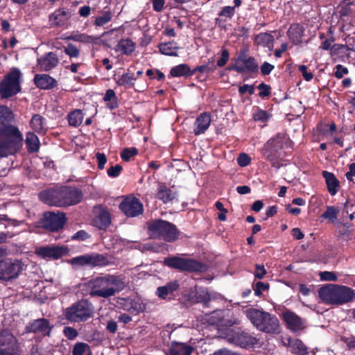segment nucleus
Returning <instances> with one entry per match:
<instances>
[{"label": "nucleus", "mask_w": 355, "mask_h": 355, "mask_svg": "<svg viewBox=\"0 0 355 355\" xmlns=\"http://www.w3.org/2000/svg\"><path fill=\"white\" fill-rule=\"evenodd\" d=\"M235 13L234 7L232 6H225L222 8L219 13L220 16L232 18Z\"/></svg>", "instance_id": "4d7b16f0"}, {"label": "nucleus", "mask_w": 355, "mask_h": 355, "mask_svg": "<svg viewBox=\"0 0 355 355\" xmlns=\"http://www.w3.org/2000/svg\"><path fill=\"white\" fill-rule=\"evenodd\" d=\"M92 223L100 230L106 229L111 223L110 212L102 207H96L95 209V216Z\"/></svg>", "instance_id": "6ab92c4d"}, {"label": "nucleus", "mask_w": 355, "mask_h": 355, "mask_svg": "<svg viewBox=\"0 0 355 355\" xmlns=\"http://www.w3.org/2000/svg\"><path fill=\"white\" fill-rule=\"evenodd\" d=\"M121 171L122 166L119 164H116L108 168L107 175L111 178H116L120 174Z\"/></svg>", "instance_id": "052dcab7"}, {"label": "nucleus", "mask_w": 355, "mask_h": 355, "mask_svg": "<svg viewBox=\"0 0 355 355\" xmlns=\"http://www.w3.org/2000/svg\"><path fill=\"white\" fill-rule=\"evenodd\" d=\"M299 71L302 73L303 78L306 81L312 80L313 76L311 72L307 71V67L305 65H300L299 67Z\"/></svg>", "instance_id": "338daca9"}, {"label": "nucleus", "mask_w": 355, "mask_h": 355, "mask_svg": "<svg viewBox=\"0 0 355 355\" xmlns=\"http://www.w3.org/2000/svg\"><path fill=\"white\" fill-rule=\"evenodd\" d=\"M282 318L286 327L293 333L304 330L306 327L305 321L294 312L286 309L282 312Z\"/></svg>", "instance_id": "f3484780"}, {"label": "nucleus", "mask_w": 355, "mask_h": 355, "mask_svg": "<svg viewBox=\"0 0 355 355\" xmlns=\"http://www.w3.org/2000/svg\"><path fill=\"white\" fill-rule=\"evenodd\" d=\"M178 47L174 42L162 43L159 45V49L162 54L171 56H177Z\"/></svg>", "instance_id": "c9c22d12"}, {"label": "nucleus", "mask_w": 355, "mask_h": 355, "mask_svg": "<svg viewBox=\"0 0 355 355\" xmlns=\"http://www.w3.org/2000/svg\"><path fill=\"white\" fill-rule=\"evenodd\" d=\"M30 126L35 132L44 134L47 130L46 121L40 114H34L30 121Z\"/></svg>", "instance_id": "c85d7f7f"}, {"label": "nucleus", "mask_w": 355, "mask_h": 355, "mask_svg": "<svg viewBox=\"0 0 355 355\" xmlns=\"http://www.w3.org/2000/svg\"><path fill=\"white\" fill-rule=\"evenodd\" d=\"M73 355H92L90 347L85 343H77L72 351Z\"/></svg>", "instance_id": "4c0bfd02"}, {"label": "nucleus", "mask_w": 355, "mask_h": 355, "mask_svg": "<svg viewBox=\"0 0 355 355\" xmlns=\"http://www.w3.org/2000/svg\"><path fill=\"white\" fill-rule=\"evenodd\" d=\"M318 296L326 304L339 306L352 301L354 297V293L347 286L329 284L319 289Z\"/></svg>", "instance_id": "20e7f679"}, {"label": "nucleus", "mask_w": 355, "mask_h": 355, "mask_svg": "<svg viewBox=\"0 0 355 355\" xmlns=\"http://www.w3.org/2000/svg\"><path fill=\"white\" fill-rule=\"evenodd\" d=\"M275 67L274 65L267 62H264L261 67H260V69H261V72L263 75L266 76V75H268L269 73H271V71L274 69Z\"/></svg>", "instance_id": "774afa93"}, {"label": "nucleus", "mask_w": 355, "mask_h": 355, "mask_svg": "<svg viewBox=\"0 0 355 355\" xmlns=\"http://www.w3.org/2000/svg\"><path fill=\"white\" fill-rule=\"evenodd\" d=\"M27 332L38 333L49 335L51 331L49 322L45 318L33 320L26 327Z\"/></svg>", "instance_id": "aec40b11"}, {"label": "nucleus", "mask_w": 355, "mask_h": 355, "mask_svg": "<svg viewBox=\"0 0 355 355\" xmlns=\"http://www.w3.org/2000/svg\"><path fill=\"white\" fill-rule=\"evenodd\" d=\"M227 339L230 343L244 348L253 347L257 343L256 338L241 331H230L227 335Z\"/></svg>", "instance_id": "dca6fc26"}, {"label": "nucleus", "mask_w": 355, "mask_h": 355, "mask_svg": "<svg viewBox=\"0 0 355 355\" xmlns=\"http://www.w3.org/2000/svg\"><path fill=\"white\" fill-rule=\"evenodd\" d=\"M269 288V284L262 282H257L254 286V294L257 296H261L263 291H267Z\"/></svg>", "instance_id": "8fccbe9b"}, {"label": "nucleus", "mask_w": 355, "mask_h": 355, "mask_svg": "<svg viewBox=\"0 0 355 355\" xmlns=\"http://www.w3.org/2000/svg\"><path fill=\"white\" fill-rule=\"evenodd\" d=\"M19 345L17 339L8 331L0 332V349L16 347Z\"/></svg>", "instance_id": "a878e982"}, {"label": "nucleus", "mask_w": 355, "mask_h": 355, "mask_svg": "<svg viewBox=\"0 0 355 355\" xmlns=\"http://www.w3.org/2000/svg\"><path fill=\"white\" fill-rule=\"evenodd\" d=\"M251 158L246 153H241L237 158L238 164L244 167L250 164Z\"/></svg>", "instance_id": "6e6d98bb"}, {"label": "nucleus", "mask_w": 355, "mask_h": 355, "mask_svg": "<svg viewBox=\"0 0 355 355\" xmlns=\"http://www.w3.org/2000/svg\"><path fill=\"white\" fill-rule=\"evenodd\" d=\"M103 100L107 102V106L110 109H114L117 107V99L115 92L112 89H107L103 97Z\"/></svg>", "instance_id": "37998d69"}, {"label": "nucleus", "mask_w": 355, "mask_h": 355, "mask_svg": "<svg viewBox=\"0 0 355 355\" xmlns=\"http://www.w3.org/2000/svg\"><path fill=\"white\" fill-rule=\"evenodd\" d=\"M13 119L12 111L6 106H0V158L16 154L21 148L24 137L19 128L5 125Z\"/></svg>", "instance_id": "f257e3e1"}, {"label": "nucleus", "mask_w": 355, "mask_h": 355, "mask_svg": "<svg viewBox=\"0 0 355 355\" xmlns=\"http://www.w3.org/2000/svg\"><path fill=\"white\" fill-rule=\"evenodd\" d=\"M26 268V266L19 259L7 258L0 260V281L12 282L18 278Z\"/></svg>", "instance_id": "6e6552de"}, {"label": "nucleus", "mask_w": 355, "mask_h": 355, "mask_svg": "<svg viewBox=\"0 0 355 355\" xmlns=\"http://www.w3.org/2000/svg\"><path fill=\"white\" fill-rule=\"evenodd\" d=\"M164 263L170 268L181 271L199 272L204 269V266L201 263L194 259H186L178 256L165 258Z\"/></svg>", "instance_id": "f8f14e48"}, {"label": "nucleus", "mask_w": 355, "mask_h": 355, "mask_svg": "<svg viewBox=\"0 0 355 355\" xmlns=\"http://www.w3.org/2000/svg\"><path fill=\"white\" fill-rule=\"evenodd\" d=\"M39 198L43 202L51 206L67 207L79 203L83 194L76 188L63 187L43 191L39 193Z\"/></svg>", "instance_id": "7ed1b4c3"}, {"label": "nucleus", "mask_w": 355, "mask_h": 355, "mask_svg": "<svg viewBox=\"0 0 355 355\" xmlns=\"http://www.w3.org/2000/svg\"><path fill=\"white\" fill-rule=\"evenodd\" d=\"M136 78L133 74L128 73H123L121 76L118 77L116 83L118 85L124 86L125 87H131L133 85V81Z\"/></svg>", "instance_id": "a19ab883"}, {"label": "nucleus", "mask_w": 355, "mask_h": 355, "mask_svg": "<svg viewBox=\"0 0 355 355\" xmlns=\"http://www.w3.org/2000/svg\"><path fill=\"white\" fill-rule=\"evenodd\" d=\"M229 60V52L227 49H223L221 53V58L217 61L218 67H223Z\"/></svg>", "instance_id": "e2e57ef3"}, {"label": "nucleus", "mask_w": 355, "mask_h": 355, "mask_svg": "<svg viewBox=\"0 0 355 355\" xmlns=\"http://www.w3.org/2000/svg\"><path fill=\"white\" fill-rule=\"evenodd\" d=\"M27 150L29 153H35L40 148V141L38 137L33 132L26 134L25 140Z\"/></svg>", "instance_id": "f704fd0d"}, {"label": "nucleus", "mask_w": 355, "mask_h": 355, "mask_svg": "<svg viewBox=\"0 0 355 355\" xmlns=\"http://www.w3.org/2000/svg\"><path fill=\"white\" fill-rule=\"evenodd\" d=\"M36 254L44 259H58L64 254L62 248L51 245L39 248L35 251Z\"/></svg>", "instance_id": "412c9836"}, {"label": "nucleus", "mask_w": 355, "mask_h": 355, "mask_svg": "<svg viewBox=\"0 0 355 355\" xmlns=\"http://www.w3.org/2000/svg\"><path fill=\"white\" fill-rule=\"evenodd\" d=\"M284 346L289 348L290 351L297 355H306L307 348L302 340L297 338H285L282 340Z\"/></svg>", "instance_id": "4be33fe9"}, {"label": "nucleus", "mask_w": 355, "mask_h": 355, "mask_svg": "<svg viewBox=\"0 0 355 355\" xmlns=\"http://www.w3.org/2000/svg\"><path fill=\"white\" fill-rule=\"evenodd\" d=\"M93 306L87 300H80L73 304L64 310V315L67 320L80 322L86 321L93 315Z\"/></svg>", "instance_id": "0eeeda50"}, {"label": "nucleus", "mask_w": 355, "mask_h": 355, "mask_svg": "<svg viewBox=\"0 0 355 355\" xmlns=\"http://www.w3.org/2000/svg\"><path fill=\"white\" fill-rule=\"evenodd\" d=\"M65 214L62 212L47 211L44 213L42 227L50 232H58L62 229L66 223Z\"/></svg>", "instance_id": "ddd939ff"}, {"label": "nucleus", "mask_w": 355, "mask_h": 355, "mask_svg": "<svg viewBox=\"0 0 355 355\" xmlns=\"http://www.w3.org/2000/svg\"><path fill=\"white\" fill-rule=\"evenodd\" d=\"M195 298L196 302H202L206 306H208V303L211 300V295L207 290L200 288L196 291Z\"/></svg>", "instance_id": "58836bf2"}, {"label": "nucleus", "mask_w": 355, "mask_h": 355, "mask_svg": "<svg viewBox=\"0 0 355 355\" xmlns=\"http://www.w3.org/2000/svg\"><path fill=\"white\" fill-rule=\"evenodd\" d=\"M215 206L216 209H218L220 212L218 216V219L220 221L226 220V214L227 213V209L224 208L223 204L220 201H217L215 204Z\"/></svg>", "instance_id": "603ef678"}, {"label": "nucleus", "mask_w": 355, "mask_h": 355, "mask_svg": "<svg viewBox=\"0 0 355 355\" xmlns=\"http://www.w3.org/2000/svg\"><path fill=\"white\" fill-rule=\"evenodd\" d=\"M67 119L70 125L77 127L82 123L83 114L81 110H75L68 114Z\"/></svg>", "instance_id": "e433bc0d"}, {"label": "nucleus", "mask_w": 355, "mask_h": 355, "mask_svg": "<svg viewBox=\"0 0 355 355\" xmlns=\"http://www.w3.org/2000/svg\"><path fill=\"white\" fill-rule=\"evenodd\" d=\"M97 162H98V167L99 169L104 168L105 164L107 162V158L104 153H97L96 154Z\"/></svg>", "instance_id": "69168bd1"}, {"label": "nucleus", "mask_w": 355, "mask_h": 355, "mask_svg": "<svg viewBox=\"0 0 355 355\" xmlns=\"http://www.w3.org/2000/svg\"><path fill=\"white\" fill-rule=\"evenodd\" d=\"M121 211L127 217H136L143 213V205L140 200L134 196H127L119 205Z\"/></svg>", "instance_id": "4468645a"}, {"label": "nucleus", "mask_w": 355, "mask_h": 355, "mask_svg": "<svg viewBox=\"0 0 355 355\" xmlns=\"http://www.w3.org/2000/svg\"><path fill=\"white\" fill-rule=\"evenodd\" d=\"M338 211L334 207H328L327 210L322 214V217L330 220H334L337 218Z\"/></svg>", "instance_id": "09e8293b"}, {"label": "nucleus", "mask_w": 355, "mask_h": 355, "mask_svg": "<svg viewBox=\"0 0 355 355\" xmlns=\"http://www.w3.org/2000/svg\"><path fill=\"white\" fill-rule=\"evenodd\" d=\"M147 226L148 234L152 239H162L172 243L177 241L180 235L177 227L167 220H151L147 223Z\"/></svg>", "instance_id": "423d86ee"}, {"label": "nucleus", "mask_w": 355, "mask_h": 355, "mask_svg": "<svg viewBox=\"0 0 355 355\" xmlns=\"http://www.w3.org/2000/svg\"><path fill=\"white\" fill-rule=\"evenodd\" d=\"M245 315L258 330L267 334L280 332L279 322L275 315L253 308L247 309Z\"/></svg>", "instance_id": "39448f33"}, {"label": "nucleus", "mask_w": 355, "mask_h": 355, "mask_svg": "<svg viewBox=\"0 0 355 355\" xmlns=\"http://www.w3.org/2000/svg\"><path fill=\"white\" fill-rule=\"evenodd\" d=\"M336 71L335 72V76L339 79L343 78L344 75L347 74L349 72L347 68L341 64L336 65Z\"/></svg>", "instance_id": "0e129e2a"}, {"label": "nucleus", "mask_w": 355, "mask_h": 355, "mask_svg": "<svg viewBox=\"0 0 355 355\" xmlns=\"http://www.w3.org/2000/svg\"><path fill=\"white\" fill-rule=\"evenodd\" d=\"M63 333L69 340H73L78 336V331L74 328L70 327H64Z\"/></svg>", "instance_id": "13d9d810"}, {"label": "nucleus", "mask_w": 355, "mask_h": 355, "mask_svg": "<svg viewBox=\"0 0 355 355\" xmlns=\"http://www.w3.org/2000/svg\"><path fill=\"white\" fill-rule=\"evenodd\" d=\"M179 284L176 282L166 284L165 286H159L156 290V295L161 299L165 300L168 295L178 290Z\"/></svg>", "instance_id": "c756f323"}, {"label": "nucleus", "mask_w": 355, "mask_h": 355, "mask_svg": "<svg viewBox=\"0 0 355 355\" xmlns=\"http://www.w3.org/2000/svg\"><path fill=\"white\" fill-rule=\"evenodd\" d=\"M73 266L83 267H104L112 263V257L98 253L85 254L71 259Z\"/></svg>", "instance_id": "9b49d317"}, {"label": "nucleus", "mask_w": 355, "mask_h": 355, "mask_svg": "<svg viewBox=\"0 0 355 355\" xmlns=\"http://www.w3.org/2000/svg\"><path fill=\"white\" fill-rule=\"evenodd\" d=\"M112 18V13L110 10L103 11L98 16L95 18L94 24L96 26H102L109 21Z\"/></svg>", "instance_id": "ea45409f"}, {"label": "nucleus", "mask_w": 355, "mask_h": 355, "mask_svg": "<svg viewBox=\"0 0 355 355\" xmlns=\"http://www.w3.org/2000/svg\"><path fill=\"white\" fill-rule=\"evenodd\" d=\"M19 346L8 349H1L0 355H19Z\"/></svg>", "instance_id": "680f3d73"}, {"label": "nucleus", "mask_w": 355, "mask_h": 355, "mask_svg": "<svg viewBox=\"0 0 355 355\" xmlns=\"http://www.w3.org/2000/svg\"><path fill=\"white\" fill-rule=\"evenodd\" d=\"M285 139L281 134L270 139L261 149L263 157L270 162L272 166H277L278 159L282 155Z\"/></svg>", "instance_id": "9d476101"}, {"label": "nucleus", "mask_w": 355, "mask_h": 355, "mask_svg": "<svg viewBox=\"0 0 355 355\" xmlns=\"http://www.w3.org/2000/svg\"><path fill=\"white\" fill-rule=\"evenodd\" d=\"M21 73L19 69L13 68L8 72L0 83V95L7 98L16 95L21 91Z\"/></svg>", "instance_id": "1a4fd4ad"}, {"label": "nucleus", "mask_w": 355, "mask_h": 355, "mask_svg": "<svg viewBox=\"0 0 355 355\" xmlns=\"http://www.w3.org/2000/svg\"><path fill=\"white\" fill-rule=\"evenodd\" d=\"M322 175L325 179L328 191L331 196H334L340 189V182L336 176L330 172L324 171Z\"/></svg>", "instance_id": "bb28decb"}, {"label": "nucleus", "mask_w": 355, "mask_h": 355, "mask_svg": "<svg viewBox=\"0 0 355 355\" xmlns=\"http://www.w3.org/2000/svg\"><path fill=\"white\" fill-rule=\"evenodd\" d=\"M176 192L168 188L164 184H159L157 187V198L164 203L172 202L177 198Z\"/></svg>", "instance_id": "393cba45"}, {"label": "nucleus", "mask_w": 355, "mask_h": 355, "mask_svg": "<svg viewBox=\"0 0 355 355\" xmlns=\"http://www.w3.org/2000/svg\"><path fill=\"white\" fill-rule=\"evenodd\" d=\"M138 153L136 148H128L123 149L121 153V157L123 160L128 162L131 157L135 156Z\"/></svg>", "instance_id": "de8ad7c7"}, {"label": "nucleus", "mask_w": 355, "mask_h": 355, "mask_svg": "<svg viewBox=\"0 0 355 355\" xmlns=\"http://www.w3.org/2000/svg\"><path fill=\"white\" fill-rule=\"evenodd\" d=\"M35 85L43 89H49L56 85V81L47 74H37L34 78Z\"/></svg>", "instance_id": "cd10ccee"}, {"label": "nucleus", "mask_w": 355, "mask_h": 355, "mask_svg": "<svg viewBox=\"0 0 355 355\" xmlns=\"http://www.w3.org/2000/svg\"><path fill=\"white\" fill-rule=\"evenodd\" d=\"M287 34L289 39L293 42V44H299L302 42L303 28L297 24H292L290 26Z\"/></svg>", "instance_id": "2f4dec72"}, {"label": "nucleus", "mask_w": 355, "mask_h": 355, "mask_svg": "<svg viewBox=\"0 0 355 355\" xmlns=\"http://www.w3.org/2000/svg\"><path fill=\"white\" fill-rule=\"evenodd\" d=\"M270 117V114L266 111L256 107L253 112V118L255 121L265 122Z\"/></svg>", "instance_id": "c03bdc74"}, {"label": "nucleus", "mask_w": 355, "mask_h": 355, "mask_svg": "<svg viewBox=\"0 0 355 355\" xmlns=\"http://www.w3.org/2000/svg\"><path fill=\"white\" fill-rule=\"evenodd\" d=\"M64 53L71 58H78L80 54V51L71 44H68L64 50Z\"/></svg>", "instance_id": "3c124183"}, {"label": "nucleus", "mask_w": 355, "mask_h": 355, "mask_svg": "<svg viewBox=\"0 0 355 355\" xmlns=\"http://www.w3.org/2000/svg\"><path fill=\"white\" fill-rule=\"evenodd\" d=\"M136 44L130 39L121 40L116 46V51L121 52L124 55H130L135 51Z\"/></svg>", "instance_id": "7c9ffc66"}, {"label": "nucleus", "mask_w": 355, "mask_h": 355, "mask_svg": "<svg viewBox=\"0 0 355 355\" xmlns=\"http://www.w3.org/2000/svg\"><path fill=\"white\" fill-rule=\"evenodd\" d=\"M69 39L83 43H93L95 41V38L93 36L88 35L85 33L73 35L69 37Z\"/></svg>", "instance_id": "a18cd8bd"}, {"label": "nucleus", "mask_w": 355, "mask_h": 355, "mask_svg": "<svg viewBox=\"0 0 355 355\" xmlns=\"http://www.w3.org/2000/svg\"><path fill=\"white\" fill-rule=\"evenodd\" d=\"M189 66L187 64H181L171 68L170 76L172 77L189 76L193 75Z\"/></svg>", "instance_id": "473e14b6"}, {"label": "nucleus", "mask_w": 355, "mask_h": 355, "mask_svg": "<svg viewBox=\"0 0 355 355\" xmlns=\"http://www.w3.org/2000/svg\"><path fill=\"white\" fill-rule=\"evenodd\" d=\"M71 17V12L69 10L60 8L56 10L49 17V21L51 26L61 27L67 25Z\"/></svg>", "instance_id": "a211bd4d"}, {"label": "nucleus", "mask_w": 355, "mask_h": 355, "mask_svg": "<svg viewBox=\"0 0 355 355\" xmlns=\"http://www.w3.org/2000/svg\"><path fill=\"white\" fill-rule=\"evenodd\" d=\"M58 62L57 55L53 52H49L37 59V67L40 71H48L55 68Z\"/></svg>", "instance_id": "5701e85b"}, {"label": "nucleus", "mask_w": 355, "mask_h": 355, "mask_svg": "<svg viewBox=\"0 0 355 355\" xmlns=\"http://www.w3.org/2000/svg\"><path fill=\"white\" fill-rule=\"evenodd\" d=\"M320 277V279L324 281H336L337 279V276L334 272H321Z\"/></svg>", "instance_id": "bf43d9fd"}, {"label": "nucleus", "mask_w": 355, "mask_h": 355, "mask_svg": "<svg viewBox=\"0 0 355 355\" xmlns=\"http://www.w3.org/2000/svg\"><path fill=\"white\" fill-rule=\"evenodd\" d=\"M255 41L259 45L268 46L272 43L273 37L269 33H261L257 35Z\"/></svg>", "instance_id": "79ce46f5"}, {"label": "nucleus", "mask_w": 355, "mask_h": 355, "mask_svg": "<svg viewBox=\"0 0 355 355\" xmlns=\"http://www.w3.org/2000/svg\"><path fill=\"white\" fill-rule=\"evenodd\" d=\"M193 348L184 343H173L171 347V355H190Z\"/></svg>", "instance_id": "72a5a7b5"}, {"label": "nucleus", "mask_w": 355, "mask_h": 355, "mask_svg": "<svg viewBox=\"0 0 355 355\" xmlns=\"http://www.w3.org/2000/svg\"><path fill=\"white\" fill-rule=\"evenodd\" d=\"M231 69L238 73H256L259 66L253 57L242 55L237 58Z\"/></svg>", "instance_id": "2eb2a0df"}, {"label": "nucleus", "mask_w": 355, "mask_h": 355, "mask_svg": "<svg viewBox=\"0 0 355 355\" xmlns=\"http://www.w3.org/2000/svg\"><path fill=\"white\" fill-rule=\"evenodd\" d=\"M258 89L259 90V95L261 97H268L270 94V87L263 83L259 84L257 87Z\"/></svg>", "instance_id": "864d4df0"}, {"label": "nucleus", "mask_w": 355, "mask_h": 355, "mask_svg": "<svg viewBox=\"0 0 355 355\" xmlns=\"http://www.w3.org/2000/svg\"><path fill=\"white\" fill-rule=\"evenodd\" d=\"M267 271L262 264L255 265L254 277L257 279H261L266 275Z\"/></svg>", "instance_id": "5fc2aeb1"}, {"label": "nucleus", "mask_w": 355, "mask_h": 355, "mask_svg": "<svg viewBox=\"0 0 355 355\" xmlns=\"http://www.w3.org/2000/svg\"><path fill=\"white\" fill-rule=\"evenodd\" d=\"M92 297L109 298L125 288L123 279L118 275L101 274L87 282Z\"/></svg>", "instance_id": "f03ea898"}, {"label": "nucleus", "mask_w": 355, "mask_h": 355, "mask_svg": "<svg viewBox=\"0 0 355 355\" xmlns=\"http://www.w3.org/2000/svg\"><path fill=\"white\" fill-rule=\"evenodd\" d=\"M211 123V116L207 112L200 114L196 119L193 129L196 135H199L205 132Z\"/></svg>", "instance_id": "b1692460"}, {"label": "nucleus", "mask_w": 355, "mask_h": 355, "mask_svg": "<svg viewBox=\"0 0 355 355\" xmlns=\"http://www.w3.org/2000/svg\"><path fill=\"white\" fill-rule=\"evenodd\" d=\"M319 128L322 135L324 136L325 138H329L333 135L334 132H336V125L335 123H332L329 125V128H327V125H325L324 126L321 125L319 127Z\"/></svg>", "instance_id": "49530a36"}]
</instances>
